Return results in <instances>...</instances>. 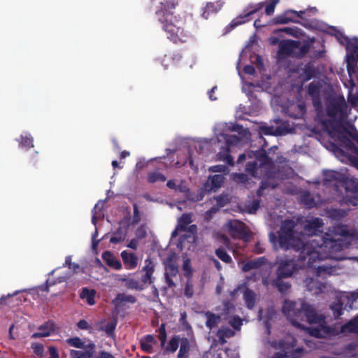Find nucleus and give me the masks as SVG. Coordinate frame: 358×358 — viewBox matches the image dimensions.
<instances>
[{
    "mask_svg": "<svg viewBox=\"0 0 358 358\" xmlns=\"http://www.w3.org/2000/svg\"><path fill=\"white\" fill-rule=\"evenodd\" d=\"M350 136L358 143V132L350 134ZM338 140L340 143V147L333 144L334 150L343 156H348L351 162L358 169V148L351 139L344 134H339Z\"/></svg>",
    "mask_w": 358,
    "mask_h": 358,
    "instance_id": "obj_6",
    "label": "nucleus"
},
{
    "mask_svg": "<svg viewBox=\"0 0 358 358\" xmlns=\"http://www.w3.org/2000/svg\"><path fill=\"white\" fill-rule=\"evenodd\" d=\"M264 5V2H260L256 4H249L242 14L239 15L231 21L227 27V30H231L238 25L250 21L252 19V15L262 10Z\"/></svg>",
    "mask_w": 358,
    "mask_h": 358,
    "instance_id": "obj_9",
    "label": "nucleus"
},
{
    "mask_svg": "<svg viewBox=\"0 0 358 358\" xmlns=\"http://www.w3.org/2000/svg\"><path fill=\"white\" fill-rule=\"evenodd\" d=\"M221 8L222 3L218 1L216 3L208 2L203 8L202 17L205 19H208L211 14L217 13L220 10Z\"/></svg>",
    "mask_w": 358,
    "mask_h": 358,
    "instance_id": "obj_30",
    "label": "nucleus"
},
{
    "mask_svg": "<svg viewBox=\"0 0 358 358\" xmlns=\"http://www.w3.org/2000/svg\"><path fill=\"white\" fill-rule=\"evenodd\" d=\"M38 331L31 335L32 338L47 337L50 336L55 331V327L52 321L48 320L38 327Z\"/></svg>",
    "mask_w": 358,
    "mask_h": 358,
    "instance_id": "obj_18",
    "label": "nucleus"
},
{
    "mask_svg": "<svg viewBox=\"0 0 358 358\" xmlns=\"http://www.w3.org/2000/svg\"><path fill=\"white\" fill-rule=\"evenodd\" d=\"M66 342L72 347L80 349H85V345L84 342L79 337H73L66 339Z\"/></svg>",
    "mask_w": 358,
    "mask_h": 358,
    "instance_id": "obj_48",
    "label": "nucleus"
},
{
    "mask_svg": "<svg viewBox=\"0 0 358 358\" xmlns=\"http://www.w3.org/2000/svg\"><path fill=\"white\" fill-rule=\"evenodd\" d=\"M155 269V265L152 260L147 258L145 260V265L143 266L141 271L143 274L141 277L140 282H142L143 286L147 285H152L154 283L155 278L153 276Z\"/></svg>",
    "mask_w": 358,
    "mask_h": 358,
    "instance_id": "obj_16",
    "label": "nucleus"
},
{
    "mask_svg": "<svg viewBox=\"0 0 358 358\" xmlns=\"http://www.w3.org/2000/svg\"><path fill=\"white\" fill-rule=\"evenodd\" d=\"M224 182V177L222 175H214L210 177L206 185H210V189H216L220 188Z\"/></svg>",
    "mask_w": 358,
    "mask_h": 358,
    "instance_id": "obj_41",
    "label": "nucleus"
},
{
    "mask_svg": "<svg viewBox=\"0 0 358 358\" xmlns=\"http://www.w3.org/2000/svg\"><path fill=\"white\" fill-rule=\"evenodd\" d=\"M228 227L233 238L248 241L250 238V232L244 222L237 220H231L228 223Z\"/></svg>",
    "mask_w": 358,
    "mask_h": 358,
    "instance_id": "obj_13",
    "label": "nucleus"
},
{
    "mask_svg": "<svg viewBox=\"0 0 358 358\" xmlns=\"http://www.w3.org/2000/svg\"><path fill=\"white\" fill-rule=\"evenodd\" d=\"M205 315L206 317V326L207 328L211 330L217 326L219 322L220 321V315H217L210 311L206 312Z\"/></svg>",
    "mask_w": 358,
    "mask_h": 358,
    "instance_id": "obj_36",
    "label": "nucleus"
},
{
    "mask_svg": "<svg viewBox=\"0 0 358 358\" xmlns=\"http://www.w3.org/2000/svg\"><path fill=\"white\" fill-rule=\"evenodd\" d=\"M316 73L317 71L312 63L308 62L306 64L304 67L302 69V72L301 73L302 81L305 83L311 80L315 76Z\"/></svg>",
    "mask_w": 358,
    "mask_h": 358,
    "instance_id": "obj_29",
    "label": "nucleus"
},
{
    "mask_svg": "<svg viewBox=\"0 0 358 358\" xmlns=\"http://www.w3.org/2000/svg\"><path fill=\"white\" fill-rule=\"evenodd\" d=\"M166 180V176L159 172L154 171L148 174V181L150 183H155L157 181L164 182Z\"/></svg>",
    "mask_w": 358,
    "mask_h": 358,
    "instance_id": "obj_46",
    "label": "nucleus"
},
{
    "mask_svg": "<svg viewBox=\"0 0 358 358\" xmlns=\"http://www.w3.org/2000/svg\"><path fill=\"white\" fill-rule=\"evenodd\" d=\"M179 341H180L179 336H175L172 337L169 340L168 345L166 347L165 350L166 352H171V353L175 352L177 350V349L178 348Z\"/></svg>",
    "mask_w": 358,
    "mask_h": 358,
    "instance_id": "obj_45",
    "label": "nucleus"
},
{
    "mask_svg": "<svg viewBox=\"0 0 358 358\" xmlns=\"http://www.w3.org/2000/svg\"><path fill=\"white\" fill-rule=\"evenodd\" d=\"M165 274L171 276H176L178 273V268L176 261V255L173 254L165 259Z\"/></svg>",
    "mask_w": 358,
    "mask_h": 358,
    "instance_id": "obj_23",
    "label": "nucleus"
},
{
    "mask_svg": "<svg viewBox=\"0 0 358 358\" xmlns=\"http://www.w3.org/2000/svg\"><path fill=\"white\" fill-rule=\"evenodd\" d=\"M20 145L22 147H24L27 149H29L34 147V139L31 135H21L20 141H19Z\"/></svg>",
    "mask_w": 358,
    "mask_h": 358,
    "instance_id": "obj_47",
    "label": "nucleus"
},
{
    "mask_svg": "<svg viewBox=\"0 0 358 358\" xmlns=\"http://www.w3.org/2000/svg\"><path fill=\"white\" fill-rule=\"evenodd\" d=\"M296 11L294 10H287L282 15H277L274 17L275 23L282 24L289 22H298L294 18Z\"/></svg>",
    "mask_w": 358,
    "mask_h": 358,
    "instance_id": "obj_25",
    "label": "nucleus"
},
{
    "mask_svg": "<svg viewBox=\"0 0 358 358\" xmlns=\"http://www.w3.org/2000/svg\"><path fill=\"white\" fill-rule=\"evenodd\" d=\"M348 104L343 96L334 97L326 103V115L338 121H343L348 117Z\"/></svg>",
    "mask_w": 358,
    "mask_h": 358,
    "instance_id": "obj_8",
    "label": "nucleus"
},
{
    "mask_svg": "<svg viewBox=\"0 0 358 358\" xmlns=\"http://www.w3.org/2000/svg\"><path fill=\"white\" fill-rule=\"evenodd\" d=\"M102 259L106 262V264L115 269V270H120L122 268V264L120 261H119L111 252L110 251H105L102 254Z\"/></svg>",
    "mask_w": 358,
    "mask_h": 358,
    "instance_id": "obj_26",
    "label": "nucleus"
},
{
    "mask_svg": "<svg viewBox=\"0 0 358 358\" xmlns=\"http://www.w3.org/2000/svg\"><path fill=\"white\" fill-rule=\"evenodd\" d=\"M294 222L291 220H285L278 231V238L273 232L269 234V239L271 242L275 243L278 240L279 245L284 250H288L291 248H295L294 245Z\"/></svg>",
    "mask_w": 358,
    "mask_h": 358,
    "instance_id": "obj_5",
    "label": "nucleus"
},
{
    "mask_svg": "<svg viewBox=\"0 0 358 358\" xmlns=\"http://www.w3.org/2000/svg\"><path fill=\"white\" fill-rule=\"evenodd\" d=\"M126 235V230H124L121 227H120L113 233V235L110 239V242L113 244L120 243L124 241Z\"/></svg>",
    "mask_w": 358,
    "mask_h": 358,
    "instance_id": "obj_39",
    "label": "nucleus"
},
{
    "mask_svg": "<svg viewBox=\"0 0 358 358\" xmlns=\"http://www.w3.org/2000/svg\"><path fill=\"white\" fill-rule=\"evenodd\" d=\"M301 202L308 208H311L315 205V199L309 192H306L301 196Z\"/></svg>",
    "mask_w": 358,
    "mask_h": 358,
    "instance_id": "obj_44",
    "label": "nucleus"
},
{
    "mask_svg": "<svg viewBox=\"0 0 358 358\" xmlns=\"http://www.w3.org/2000/svg\"><path fill=\"white\" fill-rule=\"evenodd\" d=\"M298 264L293 259L285 258L278 263L276 271L278 277L288 278L298 270Z\"/></svg>",
    "mask_w": 358,
    "mask_h": 358,
    "instance_id": "obj_14",
    "label": "nucleus"
},
{
    "mask_svg": "<svg viewBox=\"0 0 358 358\" xmlns=\"http://www.w3.org/2000/svg\"><path fill=\"white\" fill-rule=\"evenodd\" d=\"M247 157L253 160L246 164L245 171L254 178H259V171L265 166H271L273 163L272 159L263 148L255 151L250 150L247 155L245 153L241 154L238 156L237 163H243Z\"/></svg>",
    "mask_w": 358,
    "mask_h": 358,
    "instance_id": "obj_3",
    "label": "nucleus"
},
{
    "mask_svg": "<svg viewBox=\"0 0 358 358\" xmlns=\"http://www.w3.org/2000/svg\"><path fill=\"white\" fill-rule=\"evenodd\" d=\"M133 209H134V215H133V219H132V224H136L138 222H140V220H141L138 208V206L136 203L134 204Z\"/></svg>",
    "mask_w": 358,
    "mask_h": 358,
    "instance_id": "obj_60",
    "label": "nucleus"
},
{
    "mask_svg": "<svg viewBox=\"0 0 358 358\" xmlns=\"http://www.w3.org/2000/svg\"><path fill=\"white\" fill-rule=\"evenodd\" d=\"M347 64V70L349 74V76L352 80L355 79H358V66L357 62L358 60H355V59H345Z\"/></svg>",
    "mask_w": 358,
    "mask_h": 358,
    "instance_id": "obj_33",
    "label": "nucleus"
},
{
    "mask_svg": "<svg viewBox=\"0 0 358 358\" xmlns=\"http://www.w3.org/2000/svg\"><path fill=\"white\" fill-rule=\"evenodd\" d=\"M234 331L229 327H222L217 331V336H218L220 341L222 344L226 342L224 337H231L234 336Z\"/></svg>",
    "mask_w": 358,
    "mask_h": 358,
    "instance_id": "obj_43",
    "label": "nucleus"
},
{
    "mask_svg": "<svg viewBox=\"0 0 358 358\" xmlns=\"http://www.w3.org/2000/svg\"><path fill=\"white\" fill-rule=\"evenodd\" d=\"M350 136L358 143V132L350 134ZM338 140L340 143V147L333 144L334 150L343 156H348L351 162L358 169V148L351 139L344 134H339Z\"/></svg>",
    "mask_w": 358,
    "mask_h": 358,
    "instance_id": "obj_7",
    "label": "nucleus"
},
{
    "mask_svg": "<svg viewBox=\"0 0 358 358\" xmlns=\"http://www.w3.org/2000/svg\"><path fill=\"white\" fill-rule=\"evenodd\" d=\"M322 87L320 81H313L307 86L306 92L310 96L313 105L316 109L320 108L322 106L320 97Z\"/></svg>",
    "mask_w": 358,
    "mask_h": 358,
    "instance_id": "obj_15",
    "label": "nucleus"
},
{
    "mask_svg": "<svg viewBox=\"0 0 358 358\" xmlns=\"http://www.w3.org/2000/svg\"><path fill=\"white\" fill-rule=\"evenodd\" d=\"M331 308L333 311L335 318L339 317L343 314V303H334L331 306Z\"/></svg>",
    "mask_w": 358,
    "mask_h": 358,
    "instance_id": "obj_52",
    "label": "nucleus"
},
{
    "mask_svg": "<svg viewBox=\"0 0 358 358\" xmlns=\"http://www.w3.org/2000/svg\"><path fill=\"white\" fill-rule=\"evenodd\" d=\"M304 282L306 290L308 292H313L315 294L320 293L324 287L322 282L312 277L306 278Z\"/></svg>",
    "mask_w": 358,
    "mask_h": 358,
    "instance_id": "obj_28",
    "label": "nucleus"
},
{
    "mask_svg": "<svg viewBox=\"0 0 358 358\" xmlns=\"http://www.w3.org/2000/svg\"><path fill=\"white\" fill-rule=\"evenodd\" d=\"M64 266H68L70 269H73L75 272L78 268H80L79 265L76 263L71 262V256H68L66 257L65 263L64 264Z\"/></svg>",
    "mask_w": 358,
    "mask_h": 358,
    "instance_id": "obj_59",
    "label": "nucleus"
},
{
    "mask_svg": "<svg viewBox=\"0 0 358 358\" xmlns=\"http://www.w3.org/2000/svg\"><path fill=\"white\" fill-rule=\"evenodd\" d=\"M190 350V345L187 338L180 340V345L177 358H188V352Z\"/></svg>",
    "mask_w": 358,
    "mask_h": 358,
    "instance_id": "obj_38",
    "label": "nucleus"
},
{
    "mask_svg": "<svg viewBox=\"0 0 358 358\" xmlns=\"http://www.w3.org/2000/svg\"><path fill=\"white\" fill-rule=\"evenodd\" d=\"M343 38L346 41L347 54L345 59H351L352 58L358 60V38L349 39L345 36H343Z\"/></svg>",
    "mask_w": 358,
    "mask_h": 358,
    "instance_id": "obj_19",
    "label": "nucleus"
},
{
    "mask_svg": "<svg viewBox=\"0 0 358 358\" xmlns=\"http://www.w3.org/2000/svg\"><path fill=\"white\" fill-rule=\"evenodd\" d=\"M265 260V257H261L253 260L248 261L243 265L242 269L243 271L248 272L250 270L258 268L264 264Z\"/></svg>",
    "mask_w": 358,
    "mask_h": 358,
    "instance_id": "obj_31",
    "label": "nucleus"
},
{
    "mask_svg": "<svg viewBox=\"0 0 358 358\" xmlns=\"http://www.w3.org/2000/svg\"><path fill=\"white\" fill-rule=\"evenodd\" d=\"M155 343V339L152 335L148 334L141 340V348L143 351L147 353L152 352V344Z\"/></svg>",
    "mask_w": 358,
    "mask_h": 358,
    "instance_id": "obj_32",
    "label": "nucleus"
},
{
    "mask_svg": "<svg viewBox=\"0 0 358 358\" xmlns=\"http://www.w3.org/2000/svg\"><path fill=\"white\" fill-rule=\"evenodd\" d=\"M299 45V41L294 40H283L279 43L277 52L278 60H282L289 57H295L296 50Z\"/></svg>",
    "mask_w": 358,
    "mask_h": 358,
    "instance_id": "obj_12",
    "label": "nucleus"
},
{
    "mask_svg": "<svg viewBox=\"0 0 358 358\" xmlns=\"http://www.w3.org/2000/svg\"><path fill=\"white\" fill-rule=\"evenodd\" d=\"M309 49H310V46L308 44L301 45V43H299V45L296 50L295 57H303V55H305L306 53L308 52Z\"/></svg>",
    "mask_w": 358,
    "mask_h": 358,
    "instance_id": "obj_54",
    "label": "nucleus"
},
{
    "mask_svg": "<svg viewBox=\"0 0 358 358\" xmlns=\"http://www.w3.org/2000/svg\"><path fill=\"white\" fill-rule=\"evenodd\" d=\"M158 338L161 342V345L163 347L166 342V331L165 329V324H162L159 328L157 329Z\"/></svg>",
    "mask_w": 358,
    "mask_h": 358,
    "instance_id": "obj_51",
    "label": "nucleus"
},
{
    "mask_svg": "<svg viewBox=\"0 0 358 358\" xmlns=\"http://www.w3.org/2000/svg\"><path fill=\"white\" fill-rule=\"evenodd\" d=\"M183 270L185 271V276L191 277L192 275V268L189 265V260L187 259L184 262L183 264Z\"/></svg>",
    "mask_w": 358,
    "mask_h": 358,
    "instance_id": "obj_63",
    "label": "nucleus"
},
{
    "mask_svg": "<svg viewBox=\"0 0 358 358\" xmlns=\"http://www.w3.org/2000/svg\"><path fill=\"white\" fill-rule=\"evenodd\" d=\"M215 255L224 263L231 264L233 260L223 247H220L215 250Z\"/></svg>",
    "mask_w": 358,
    "mask_h": 358,
    "instance_id": "obj_42",
    "label": "nucleus"
},
{
    "mask_svg": "<svg viewBox=\"0 0 358 358\" xmlns=\"http://www.w3.org/2000/svg\"><path fill=\"white\" fill-rule=\"evenodd\" d=\"M341 334L353 333L358 334V315L351 319L348 322L341 325Z\"/></svg>",
    "mask_w": 358,
    "mask_h": 358,
    "instance_id": "obj_27",
    "label": "nucleus"
},
{
    "mask_svg": "<svg viewBox=\"0 0 358 358\" xmlns=\"http://www.w3.org/2000/svg\"><path fill=\"white\" fill-rule=\"evenodd\" d=\"M296 345V339L294 336L290 334H287L278 343H275L273 346L275 349L283 350L287 354L292 353L291 355H296L297 353H302L304 351L303 348H297L294 350Z\"/></svg>",
    "mask_w": 358,
    "mask_h": 358,
    "instance_id": "obj_11",
    "label": "nucleus"
},
{
    "mask_svg": "<svg viewBox=\"0 0 358 358\" xmlns=\"http://www.w3.org/2000/svg\"><path fill=\"white\" fill-rule=\"evenodd\" d=\"M116 325H117V322L112 321V322H108L106 324L102 326L101 327V329L102 331H105L106 334L108 336H110L114 334Z\"/></svg>",
    "mask_w": 358,
    "mask_h": 358,
    "instance_id": "obj_50",
    "label": "nucleus"
},
{
    "mask_svg": "<svg viewBox=\"0 0 358 358\" xmlns=\"http://www.w3.org/2000/svg\"><path fill=\"white\" fill-rule=\"evenodd\" d=\"M339 173L334 171H328L324 173V181L333 182L338 180Z\"/></svg>",
    "mask_w": 358,
    "mask_h": 358,
    "instance_id": "obj_53",
    "label": "nucleus"
},
{
    "mask_svg": "<svg viewBox=\"0 0 358 358\" xmlns=\"http://www.w3.org/2000/svg\"><path fill=\"white\" fill-rule=\"evenodd\" d=\"M334 233L341 237L335 238L328 234L324 236L315 235L306 243L299 241L297 243L296 250L299 251L298 259L306 261L303 266L306 265L309 268L314 267L315 274L317 277L336 274L337 266L325 263L316 266L314 264L317 261L327 259H345L346 257L341 252L350 247V239L358 241V231L349 229L347 225H337L334 228Z\"/></svg>",
    "mask_w": 358,
    "mask_h": 358,
    "instance_id": "obj_1",
    "label": "nucleus"
},
{
    "mask_svg": "<svg viewBox=\"0 0 358 358\" xmlns=\"http://www.w3.org/2000/svg\"><path fill=\"white\" fill-rule=\"evenodd\" d=\"M322 226V220L319 217H315L307 221V223L305 225V229L308 231H317Z\"/></svg>",
    "mask_w": 358,
    "mask_h": 358,
    "instance_id": "obj_40",
    "label": "nucleus"
},
{
    "mask_svg": "<svg viewBox=\"0 0 358 358\" xmlns=\"http://www.w3.org/2000/svg\"><path fill=\"white\" fill-rule=\"evenodd\" d=\"M166 19V22H159L163 30L166 33L167 38L174 43H185L189 37V33L185 29V20L180 16Z\"/></svg>",
    "mask_w": 358,
    "mask_h": 358,
    "instance_id": "obj_4",
    "label": "nucleus"
},
{
    "mask_svg": "<svg viewBox=\"0 0 358 358\" xmlns=\"http://www.w3.org/2000/svg\"><path fill=\"white\" fill-rule=\"evenodd\" d=\"M282 277L277 275V278L273 280L272 285L277 288L280 292L285 293L290 289L291 284L288 282H284L282 280Z\"/></svg>",
    "mask_w": 358,
    "mask_h": 358,
    "instance_id": "obj_37",
    "label": "nucleus"
},
{
    "mask_svg": "<svg viewBox=\"0 0 358 358\" xmlns=\"http://www.w3.org/2000/svg\"><path fill=\"white\" fill-rule=\"evenodd\" d=\"M282 313L287 317L292 325L299 329H306L308 333L315 338H322L323 331L320 327H306L301 324L306 322L308 324H321L324 317L318 315L314 308L303 300L296 301L285 300L282 306Z\"/></svg>",
    "mask_w": 358,
    "mask_h": 358,
    "instance_id": "obj_2",
    "label": "nucleus"
},
{
    "mask_svg": "<svg viewBox=\"0 0 358 358\" xmlns=\"http://www.w3.org/2000/svg\"><path fill=\"white\" fill-rule=\"evenodd\" d=\"M192 222L191 216L189 214L184 213L178 220V226L180 228V230H187V225Z\"/></svg>",
    "mask_w": 358,
    "mask_h": 358,
    "instance_id": "obj_49",
    "label": "nucleus"
},
{
    "mask_svg": "<svg viewBox=\"0 0 358 358\" xmlns=\"http://www.w3.org/2000/svg\"><path fill=\"white\" fill-rule=\"evenodd\" d=\"M184 294L187 298H192L193 296V294H194L193 285L189 280H188L185 285Z\"/></svg>",
    "mask_w": 358,
    "mask_h": 358,
    "instance_id": "obj_56",
    "label": "nucleus"
},
{
    "mask_svg": "<svg viewBox=\"0 0 358 358\" xmlns=\"http://www.w3.org/2000/svg\"><path fill=\"white\" fill-rule=\"evenodd\" d=\"M95 294H96V291L94 289H90L87 287H83L80 294V297L82 299H85L87 303L89 305L92 306V305L95 304V300H94Z\"/></svg>",
    "mask_w": 358,
    "mask_h": 358,
    "instance_id": "obj_34",
    "label": "nucleus"
},
{
    "mask_svg": "<svg viewBox=\"0 0 358 358\" xmlns=\"http://www.w3.org/2000/svg\"><path fill=\"white\" fill-rule=\"evenodd\" d=\"M341 122L342 121H338V119H324L322 121V126L324 131H326L331 137H334L336 132L338 131V128Z\"/></svg>",
    "mask_w": 358,
    "mask_h": 358,
    "instance_id": "obj_20",
    "label": "nucleus"
},
{
    "mask_svg": "<svg viewBox=\"0 0 358 358\" xmlns=\"http://www.w3.org/2000/svg\"><path fill=\"white\" fill-rule=\"evenodd\" d=\"M85 351L71 350L70 358H93L95 353L96 345L93 342H90L85 345Z\"/></svg>",
    "mask_w": 358,
    "mask_h": 358,
    "instance_id": "obj_17",
    "label": "nucleus"
},
{
    "mask_svg": "<svg viewBox=\"0 0 358 358\" xmlns=\"http://www.w3.org/2000/svg\"><path fill=\"white\" fill-rule=\"evenodd\" d=\"M136 273L129 274L127 277L121 278L120 280L124 282V287L129 289L142 291L145 289V286H143L142 282H140L138 280L131 277V275H134Z\"/></svg>",
    "mask_w": 358,
    "mask_h": 358,
    "instance_id": "obj_22",
    "label": "nucleus"
},
{
    "mask_svg": "<svg viewBox=\"0 0 358 358\" xmlns=\"http://www.w3.org/2000/svg\"><path fill=\"white\" fill-rule=\"evenodd\" d=\"M243 299L247 308L249 309H252L255 305V293L250 289H246L243 293Z\"/></svg>",
    "mask_w": 358,
    "mask_h": 358,
    "instance_id": "obj_35",
    "label": "nucleus"
},
{
    "mask_svg": "<svg viewBox=\"0 0 358 358\" xmlns=\"http://www.w3.org/2000/svg\"><path fill=\"white\" fill-rule=\"evenodd\" d=\"M31 348L36 355L43 357L44 352V347L42 344L38 343H34L31 344Z\"/></svg>",
    "mask_w": 358,
    "mask_h": 358,
    "instance_id": "obj_55",
    "label": "nucleus"
},
{
    "mask_svg": "<svg viewBox=\"0 0 358 358\" xmlns=\"http://www.w3.org/2000/svg\"><path fill=\"white\" fill-rule=\"evenodd\" d=\"M278 0H271V1L266 6L265 13L267 15H271L273 14L276 4Z\"/></svg>",
    "mask_w": 358,
    "mask_h": 358,
    "instance_id": "obj_57",
    "label": "nucleus"
},
{
    "mask_svg": "<svg viewBox=\"0 0 358 358\" xmlns=\"http://www.w3.org/2000/svg\"><path fill=\"white\" fill-rule=\"evenodd\" d=\"M179 0H164L155 12L159 22H166V19L173 18L176 9L179 7Z\"/></svg>",
    "mask_w": 358,
    "mask_h": 358,
    "instance_id": "obj_10",
    "label": "nucleus"
},
{
    "mask_svg": "<svg viewBox=\"0 0 358 358\" xmlns=\"http://www.w3.org/2000/svg\"><path fill=\"white\" fill-rule=\"evenodd\" d=\"M229 152H230L229 146L227 145L223 148V150L222 151H220L217 153V157L219 160L223 161L224 157H225V155H229Z\"/></svg>",
    "mask_w": 358,
    "mask_h": 358,
    "instance_id": "obj_64",
    "label": "nucleus"
},
{
    "mask_svg": "<svg viewBox=\"0 0 358 358\" xmlns=\"http://www.w3.org/2000/svg\"><path fill=\"white\" fill-rule=\"evenodd\" d=\"M48 353H49V358H59L58 350L55 346H50L48 347Z\"/></svg>",
    "mask_w": 358,
    "mask_h": 358,
    "instance_id": "obj_62",
    "label": "nucleus"
},
{
    "mask_svg": "<svg viewBox=\"0 0 358 358\" xmlns=\"http://www.w3.org/2000/svg\"><path fill=\"white\" fill-rule=\"evenodd\" d=\"M204 195H205V192L204 190L203 189H199L198 191V192L193 195L191 198H189V199L192 201H200L201 200H203V197H204Z\"/></svg>",
    "mask_w": 358,
    "mask_h": 358,
    "instance_id": "obj_61",
    "label": "nucleus"
},
{
    "mask_svg": "<svg viewBox=\"0 0 358 358\" xmlns=\"http://www.w3.org/2000/svg\"><path fill=\"white\" fill-rule=\"evenodd\" d=\"M137 301L136 296L131 294H125L124 293H119L116 295L115 298L112 301V303L116 308L122 307L125 303H135Z\"/></svg>",
    "mask_w": 358,
    "mask_h": 358,
    "instance_id": "obj_24",
    "label": "nucleus"
},
{
    "mask_svg": "<svg viewBox=\"0 0 358 358\" xmlns=\"http://www.w3.org/2000/svg\"><path fill=\"white\" fill-rule=\"evenodd\" d=\"M121 257L126 269H134L137 266L138 258L134 253L124 250L121 252Z\"/></svg>",
    "mask_w": 358,
    "mask_h": 358,
    "instance_id": "obj_21",
    "label": "nucleus"
},
{
    "mask_svg": "<svg viewBox=\"0 0 358 358\" xmlns=\"http://www.w3.org/2000/svg\"><path fill=\"white\" fill-rule=\"evenodd\" d=\"M229 324L232 326L235 329H239L242 325V320L238 316L232 317L229 322Z\"/></svg>",
    "mask_w": 358,
    "mask_h": 358,
    "instance_id": "obj_58",
    "label": "nucleus"
}]
</instances>
